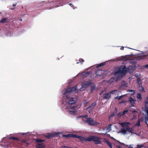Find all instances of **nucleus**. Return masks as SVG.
I'll return each mask as SVG.
<instances>
[{
    "mask_svg": "<svg viewBox=\"0 0 148 148\" xmlns=\"http://www.w3.org/2000/svg\"><path fill=\"white\" fill-rule=\"evenodd\" d=\"M112 124H110V125H108V128H111V126H112Z\"/></svg>",
    "mask_w": 148,
    "mask_h": 148,
    "instance_id": "obj_51",
    "label": "nucleus"
},
{
    "mask_svg": "<svg viewBox=\"0 0 148 148\" xmlns=\"http://www.w3.org/2000/svg\"><path fill=\"white\" fill-rule=\"evenodd\" d=\"M146 113L147 114V116H145V119L146 120H147L148 119V111H145Z\"/></svg>",
    "mask_w": 148,
    "mask_h": 148,
    "instance_id": "obj_33",
    "label": "nucleus"
},
{
    "mask_svg": "<svg viewBox=\"0 0 148 148\" xmlns=\"http://www.w3.org/2000/svg\"><path fill=\"white\" fill-rule=\"evenodd\" d=\"M142 147H143V146L141 145L140 146H138L136 148H141Z\"/></svg>",
    "mask_w": 148,
    "mask_h": 148,
    "instance_id": "obj_49",
    "label": "nucleus"
},
{
    "mask_svg": "<svg viewBox=\"0 0 148 148\" xmlns=\"http://www.w3.org/2000/svg\"><path fill=\"white\" fill-rule=\"evenodd\" d=\"M117 142H118V143L120 145H124V143H121V142H120L119 141H118V140H116Z\"/></svg>",
    "mask_w": 148,
    "mask_h": 148,
    "instance_id": "obj_43",
    "label": "nucleus"
},
{
    "mask_svg": "<svg viewBox=\"0 0 148 148\" xmlns=\"http://www.w3.org/2000/svg\"><path fill=\"white\" fill-rule=\"evenodd\" d=\"M95 86H92L91 87V90L90 91L91 92H93L94 90L95 89Z\"/></svg>",
    "mask_w": 148,
    "mask_h": 148,
    "instance_id": "obj_29",
    "label": "nucleus"
},
{
    "mask_svg": "<svg viewBox=\"0 0 148 148\" xmlns=\"http://www.w3.org/2000/svg\"><path fill=\"white\" fill-rule=\"evenodd\" d=\"M86 122L90 125H95L93 119L91 118H87Z\"/></svg>",
    "mask_w": 148,
    "mask_h": 148,
    "instance_id": "obj_10",
    "label": "nucleus"
},
{
    "mask_svg": "<svg viewBox=\"0 0 148 148\" xmlns=\"http://www.w3.org/2000/svg\"><path fill=\"white\" fill-rule=\"evenodd\" d=\"M62 147L64 148H67L68 147L66 146H62Z\"/></svg>",
    "mask_w": 148,
    "mask_h": 148,
    "instance_id": "obj_53",
    "label": "nucleus"
},
{
    "mask_svg": "<svg viewBox=\"0 0 148 148\" xmlns=\"http://www.w3.org/2000/svg\"><path fill=\"white\" fill-rule=\"evenodd\" d=\"M118 97H119L118 96L114 98V99H118Z\"/></svg>",
    "mask_w": 148,
    "mask_h": 148,
    "instance_id": "obj_55",
    "label": "nucleus"
},
{
    "mask_svg": "<svg viewBox=\"0 0 148 148\" xmlns=\"http://www.w3.org/2000/svg\"><path fill=\"white\" fill-rule=\"evenodd\" d=\"M55 135V134H54L52 133H48L46 134L45 136V137L48 139H49L53 137Z\"/></svg>",
    "mask_w": 148,
    "mask_h": 148,
    "instance_id": "obj_12",
    "label": "nucleus"
},
{
    "mask_svg": "<svg viewBox=\"0 0 148 148\" xmlns=\"http://www.w3.org/2000/svg\"><path fill=\"white\" fill-rule=\"evenodd\" d=\"M26 144H27V145H28V144H28V143H26Z\"/></svg>",
    "mask_w": 148,
    "mask_h": 148,
    "instance_id": "obj_61",
    "label": "nucleus"
},
{
    "mask_svg": "<svg viewBox=\"0 0 148 148\" xmlns=\"http://www.w3.org/2000/svg\"><path fill=\"white\" fill-rule=\"evenodd\" d=\"M134 64H136V62H134Z\"/></svg>",
    "mask_w": 148,
    "mask_h": 148,
    "instance_id": "obj_58",
    "label": "nucleus"
},
{
    "mask_svg": "<svg viewBox=\"0 0 148 148\" xmlns=\"http://www.w3.org/2000/svg\"><path fill=\"white\" fill-rule=\"evenodd\" d=\"M117 60L118 61H120L122 60V59L120 58H118L117 59Z\"/></svg>",
    "mask_w": 148,
    "mask_h": 148,
    "instance_id": "obj_48",
    "label": "nucleus"
},
{
    "mask_svg": "<svg viewBox=\"0 0 148 148\" xmlns=\"http://www.w3.org/2000/svg\"><path fill=\"white\" fill-rule=\"evenodd\" d=\"M145 106H148V97H147L145 100Z\"/></svg>",
    "mask_w": 148,
    "mask_h": 148,
    "instance_id": "obj_28",
    "label": "nucleus"
},
{
    "mask_svg": "<svg viewBox=\"0 0 148 148\" xmlns=\"http://www.w3.org/2000/svg\"><path fill=\"white\" fill-rule=\"evenodd\" d=\"M117 109H116V110H117Z\"/></svg>",
    "mask_w": 148,
    "mask_h": 148,
    "instance_id": "obj_64",
    "label": "nucleus"
},
{
    "mask_svg": "<svg viewBox=\"0 0 148 148\" xmlns=\"http://www.w3.org/2000/svg\"><path fill=\"white\" fill-rule=\"evenodd\" d=\"M79 139V141L81 142H86L88 141L89 137L86 138L81 136H77L76 134L75 138Z\"/></svg>",
    "mask_w": 148,
    "mask_h": 148,
    "instance_id": "obj_5",
    "label": "nucleus"
},
{
    "mask_svg": "<svg viewBox=\"0 0 148 148\" xmlns=\"http://www.w3.org/2000/svg\"><path fill=\"white\" fill-rule=\"evenodd\" d=\"M128 112V110H127V109H125V110L122 113V114L123 115V116H124L126 113H127Z\"/></svg>",
    "mask_w": 148,
    "mask_h": 148,
    "instance_id": "obj_30",
    "label": "nucleus"
},
{
    "mask_svg": "<svg viewBox=\"0 0 148 148\" xmlns=\"http://www.w3.org/2000/svg\"><path fill=\"white\" fill-rule=\"evenodd\" d=\"M89 102L86 101H85L84 102V107H86L87 106H88Z\"/></svg>",
    "mask_w": 148,
    "mask_h": 148,
    "instance_id": "obj_32",
    "label": "nucleus"
},
{
    "mask_svg": "<svg viewBox=\"0 0 148 148\" xmlns=\"http://www.w3.org/2000/svg\"><path fill=\"white\" fill-rule=\"evenodd\" d=\"M8 19V18L5 17L3 18L0 21V23H4L6 21V20Z\"/></svg>",
    "mask_w": 148,
    "mask_h": 148,
    "instance_id": "obj_19",
    "label": "nucleus"
},
{
    "mask_svg": "<svg viewBox=\"0 0 148 148\" xmlns=\"http://www.w3.org/2000/svg\"><path fill=\"white\" fill-rule=\"evenodd\" d=\"M45 140H42L41 139H36V141L38 143H40L42 142H45Z\"/></svg>",
    "mask_w": 148,
    "mask_h": 148,
    "instance_id": "obj_22",
    "label": "nucleus"
},
{
    "mask_svg": "<svg viewBox=\"0 0 148 148\" xmlns=\"http://www.w3.org/2000/svg\"><path fill=\"white\" fill-rule=\"evenodd\" d=\"M137 81L139 86H141L142 84V82L141 79L140 77H138Z\"/></svg>",
    "mask_w": 148,
    "mask_h": 148,
    "instance_id": "obj_17",
    "label": "nucleus"
},
{
    "mask_svg": "<svg viewBox=\"0 0 148 148\" xmlns=\"http://www.w3.org/2000/svg\"><path fill=\"white\" fill-rule=\"evenodd\" d=\"M146 56H147L146 55H142L141 56H140L138 57L137 58V60H142L145 58Z\"/></svg>",
    "mask_w": 148,
    "mask_h": 148,
    "instance_id": "obj_18",
    "label": "nucleus"
},
{
    "mask_svg": "<svg viewBox=\"0 0 148 148\" xmlns=\"http://www.w3.org/2000/svg\"><path fill=\"white\" fill-rule=\"evenodd\" d=\"M106 143L111 148H112V144L110 142H109V141L108 140H107L106 141Z\"/></svg>",
    "mask_w": 148,
    "mask_h": 148,
    "instance_id": "obj_27",
    "label": "nucleus"
},
{
    "mask_svg": "<svg viewBox=\"0 0 148 148\" xmlns=\"http://www.w3.org/2000/svg\"><path fill=\"white\" fill-rule=\"evenodd\" d=\"M121 132L123 134H125L127 132V130L126 129H122L121 130Z\"/></svg>",
    "mask_w": 148,
    "mask_h": 148,
    "instance_id": "obj_26",
    "label": "nucleus"
},
{
    "mask_svg": "<svg viewBox=\"0 0 148 148\" xmlns=\"http://www.w3.org/2000/svg\"><path fill=\"white\" fill-rule=\"evenodd\" d=\"M126 102V101H125L123 100H122V101L120 102L119 103V104H121L122 103H125V102Z\"/></svg>",
    "mask_w": 148,
    "mask_h": 148,
    "instance_id": "obj_42",
    "label": "nucleus"
},
{
    "mask_svg": "<svg viewBox=\"0 0 148 148\" xmlns=\"http://www.w3.org/2000/svg\"><path fill=\"white\" fill-rule=\"evenodd\" d=\"M91 73V71L84 72L82 73V74L85 76H88Z\"/></svg>",
    "mask_w": 148,
    "mask_h": 148,
    "instance_id": "obj_16",
    "label": "nucleus"
},
{
    "mask_svg": "<svg viewBox=\"0 0 148 148\" xmlns=\"http://www.w3.org/2000/svg\"><path fill=\"white\" fill-rule=\"evenodd\" d=\"M137 125L138 126H139L140 125V121H139V120H138V121L137 123Z\"/></svg>",
    "mask_w": 148,
    "mask_h": 148,
    "instance_id": "obj_40",
    "label": "nucleus"
},
{
    "mask_svg": "<svg viewBox=\"0 0 148 148\" xmlns=\"http://www.w3.org/2000/svg\"><path fill=\"white\" fill-rule=\"evenodd\" d=\"M69 5L72 7H73L74 6L71 3H69Z\"/></svg>",
    "mask_w": 148,
    "mask_h": 148,
    "instance_id": "obj_47",
    "label": "nucleus"
},
{
    "mask_svg": "<svg viewBox=\"0 0 148 148\" xmlns=\"http://www.w3.org/2000/svg\"><path fill=\"white\" fill-rule=\"evenodd\" d=\"M92 82L90 81H87L84 82L82 83V88H86L92 85Z\"/></svg>",
    "mask_w": 148,
    "mask_h": 148,
    "instance_id": "obj_6",
    "label": "nucleus"
},
{
    "mask_svg": "<svg viewBox=\"0 0 148 148\" xmlns=\"http://www.w3.org/2000/svg\"><path fill=\"white\" fill-rule=\"evenodd\" d=\"M121 78L120 77H117V78Z\"/></svg>",
    "mask_w": 148,
    "mask_h": 148,
    "instance_id": "obj_60",
    "label": "nucleus"
},
{
    "mask_svg": "<svg viewBox=\"0 0 148 148\" xmlns=\"http://www.w3.org/2000/svg\"><path fill=\"white\" fill-rule=\"evenodd\" d=\"M45 146L44 145H42V144H38L36 148H45Z\"/></svg>",
    "mask_w": 148,
    "mask_h": 148,
    "instance_id": "obj_23",
    "label": "nucleus"
},
{
    "mask_svg": "<svg viewBox=\"0 0 148 148\" xmlns=\"http://www.w3.org/2000/svg\"><path fill=\"white\" fill-rule=\"evenodd\" d=\"M16 4H15H15H13V6H16Z\"/></svg>",
    "mask_w": 148,
    "mask_h": 148,
    "instance_id": "obj_56",
    "label": "nucleus"
},
{
    "mask_svg": "<svg viewBox=\"0 0 148 148\" xmlns=\"http://www.w3.org/2000/svg\"><path fill=\"white\" fill-rule=\"evenodd\" d=\"M79 62H80L82 64V62H84V60H83V59L80 58L79 59Z\"/></svg>",
    "mask_w": 148,
    "mask_h": 148,
    "instance_id": "obj_37",
    "label": "nucleus"
},
{
    "mask_svg": "<svg viewBox=\"0 0 148 148\" xmlns=\"http://www.w3.org/2000/svg\"><path fill=\"white\" fill-rule=\"evenodd\" d=\"M20 20L21 21H22V19H20Z\"/></svg>",
    "mask_w": 148,
    "mask_h": 148,
    "instance_id": "obj_62",
    "label": "nucleus"
},
{
    "mask_svg": "<svg viewBox=\"0 0 148 148\" xmlns=\"http://www.w3.org/2000/svg\"><path fill=\"white\" fill-rule=\"evenodd\" d=\"M76 90V87L74 86L71 88H69L66 89L65 88L64 90L63 91V93L64 95L66 94H70L72 92L75 91Z\"/></svg>",
    "mask_w": 148,
    "mask_h": 148,
    "instance_id": "obj_4",
    "label": "nucleus"
},
{
    "mask_svg": "<svg viewBox=\"0 0 148 148\" xmlns=\"http://www.w3.org/2000/svg\"><path fill=\"white\" fill-rule=\"evenodd\" d=\"M10 139H11L14 140H18V139L17 137H9Z\"/></svg>",
    "mask_w": 148,
    "mask_h": 148,
    "instance_id": "obj_36",
    "label": "nucleus"
},
{
    "mask_svg": "<svg viewBox=\"0 0 148 148\" xmlns=\"http://www.w3.org/2000/svg\"><path fill=\"white\" fill-rule=\"evenodd\" d=\"M103 91H102L101 92V93H102V92H103Z\"/></svg>",
    "mask_w": 148,
    "mask_h": 148,
    "instance_id": "obj_63",
    "label": "nucleus"
},
{
    "mask_svg": "<svg viewBox=\"0 0 148 148\" xmlns=\"http://www.w3.org/2000/svg\"><path fill=\"white\" fill-rule=\"evenodd\" d=\"M81 117L83 118L87 117H88V116L87 115H85L81 116Z\"/></svg>",
    "mask_w": 148,
    "mask_h": 148,
    "instance_id": "obj_44",
    "label": "nucleus"
},
{
    "mask_svg": "<svg viewBox=\"0 0 148 148\" xmlns=\"http://www.w3.org/2000/svg\"><path fill=\"white\" fill-rule=\"evenodd\" d=\"M146 113L147 114V116H145V119L146 120H147L148 119V111H145Z\"/></svg>",
    "mask_w": 148,
    "mask_h": 148,
    "instance_id": "obj_34",
    "label": "nucleus"
},
{
    "mask_svg": "<svg viewBox=\"0 0 148 148\" xmlns=\"http://www.w3.org/2000/svg\"><path fill=\"white\" fill-rule=\"evenodd\" d=\"M70 94H67L65 96L66 98L67 99L66 101L67 103L69 104H73L76 103V101L74 99V98L73 97H71L70 98Z\"/></svg>",
    "mask_w": 148,
    "mask_h": 148,
    "instance_id": "obj_2",
    "label": "nucleus"
},
{
    "mask_svg": "<svg viewBox=\"0 0 148 148\" xmlns=\"http://www.w3.org/2000/svg\"><path fill=\"white\" fill-rule=\"evenodd\" d=\"M129 91L132 92L131 95H134L135 94V92L134 90H129Z\"/></svg>",
    "mask_w": 148,
    "mask_h": 148,
    "instance_id": "obj_35",
    "label": "nucleus"
},
{
    "mask_svg": "<svg viewBox=\"0 0 148 148\" xmlns=\"http://www.w3.org/2000/svg\"><path fill=\"white\" fill-rule=\"evenodd\" d=\"M93 141L97 144H101V142L100 140V138L97 136H92L89 137L88 141Z\"/></svg>",
    "mask_w": 148,
    "mask_h": 148,
    "instance_id": "obj_3",
    "label": "nucleus"
},
{
    "mask_svg": "<svg viewBox=\"0 0 148 148\" xmlns=\"http://www.w3.org/2000/svg\"><path fill=\"white\" fill-rule=\"evenodd\" d=\"M140 87V90H141L143 91H145L143 87L141 86V85L140 86H139Z\"/></svg>",
    "mask_w": 148,
    "mask_h": 148,
    "instance_id": "obj_39",
    "label": "nucleus"
},
{
    "mask_svg": "<svg viewBox=\"0 0 148 148\" xmlns=\"http://www.w3.org/2000/svg\"><path fill=\"white\" fill-rule=\"evenodd\" d=\"M145 67L148 68V64L146 65L145 66Z\"/></svg>",
    "mask_w": 148,
    "mask_h": 148,
    "instance_id": "obj_54",
    "label": "nucleus"
},
{
    "mask_svg": "<svg viewBox=\"0 0 148 148\" xmlns=\"http://www.w3.org/2000/svg\"><path fill=\"white\" fill-rule=\"evenodd\" d=\"M97 105V103L96 102L93 103L89 107L86 108V110L88 111L89 113L91 112L94 109L95 106H96Z\"/></svg>",
    "mask_w": 148,
    "mask_h": 148,
    "instance_id": "obj_7",
    "label": "nucleus"
},
{
    "mask_svg": "<svg viewBox=\"0 0 148 148\" xmlns=\"http://www.w3.org/2000/svg\"><path fill=\"white\" fill-rule=\"evenodd\" d=\"M23 143H26V141L25 140H23Z\"/></svg>",
    "mask_w": 148,
    "mask_h": 148,
    "instance_id": "obj_52",
    "label": "nucleus"
},
{
    "mask_svg": "<svg viewBox=\"0 0 148 148\" xmlns=\"http://www.w3.org/2000/svg\"><path fill=\"white\" fill-rule=\"evenodd\" d=\"M117 115L119 117H120L122 116H123V115L122 114V113L121 112H119L118 113Z\"/></svg>",
    "mask_w": 148,
    "mask_h": 148,
    "instance_id": "obj_31",
    "label": "nucleus"
},
{
    "mask_svg": "<svg viewBox=\"0 0 148 148\" xmlns=\"http://www.w3.org/2000/svg\"><path fill=\"white\" fill-rule=\"evenodd\" d=\"M123 97V95H122V96H120L119 97H118V100H120L121 98L122 97Z\"/></svg>",
    "mask_w": 148,
    "mask_h": 148,
    "instance_id": "obj_45",
    "label": "nucleus"
},
{
    "mask_svg": "<svg viewBox=\"0 0 148 148\" xmlns=\"http://www.w3.org/2000/svg\"><path fill=\"white\" fill-rule=\"evenodd\" d=\"M116 91H117V90H113L112 91H110L109 93H110V94H114V92H116Z\"/></svg>",
    "mask_w": 148,
    "mask_h": 148,
    "instance_id": "obj_38",
    "label": "nucleus"
},
{
    "mask_svg": "<svg viewBox=\"0 0 148 148\" xmlns=\"http://www.w3.org/2000/svg\"><path fill=\"white\" fill-rule=\"evenodd\" d=\"M104 71L102 70L99 69L95 71V74L96 75L95 77L101 76L102 77H103V75L104 74Z\"/></svg>",
    "mask_w": 148,
    "mask_h": 148,
    "instance_id": "obj_9",
    "label": "nucleus"
},
{
    "mask_svg": "<svg viewBox=\"0 0 148 148\" xmlns=\"http://www.w3.org/2000/svg\"><path fill=\"white\" fill-rule=\"evenodd\" d=\"M105 64L106 62H103L101 63L100 64H99L97 66V67L98 68L100 66H103L104 65H105Z\"/></svg>",
    "mask_w": 148,
    "mask_h": 148,
    "instance_id": "obj_24",
    "label": "nucleus"
},
{
    "mask_svg": "<svg viewBox=\"0 0 148 148\" xmlns=\"http://www.w3.org/2000/svg\"><path fill=\"white\" fill-rule=\"evenodd\" d=\"M121 86L122 87H127V83L124 81L123 80L121 82Z\"/></svg>",
    "mask_w": 148,
    "mask_h": 148,
    "instance_id": "obj_14",
    "label": "nucleus"
},
{
    "mask_svg": "<svg viewBox=\"0 0 148 148\" xmlns=\"http://www.w3.org/2000/svg\"><path fill=\"white\" fill-rule=\"evenodd\" d=\"M116 146L118 148H121V147L119 145H118L117 144H116Z\"/></svg>",
    "mask_w": 148,
    "mask_h": 148,
    "instance_id": "obj_46",
    "label": "nucleus"
},
{
    "mask_svg": "<svg viewBox=\"0 0 148 148\" xmlns=\"http://www.w3.org/2000/svg\"><path fill=\"white\" fill-rule=\"evenodd\" d=\"M135 66H130L127 68H126L125 66H121L114 73L115 75L118 74L122 76H124L127 73V71L129 72H133L135 70Z\"/></svg>",
    "mask_w": 148,
    "mask_h": 148,
    "instance_id": "obj_1",
    "label": "nucleus"
},
{
    "mask_svg": "<svg viewBox=\"0 0 148 148\" xmlns=\"http://www.w3.org/2000/svg\"><path fill=\"white\" fill-rule=\"evenodd\" d=\"M14 9V8H12L11 9V10H13Z\"/></svg>",
    "mask_w": 148,
    "mask_h": 148,
    "instance_id": "obj_59",
    "label": "nucleus"
},
{
    "mask_svg": "<svg viewBox=\"0 0 148 148\" xmlns=\"http://www.w3.org/2000/svg\"><path fill=\"white\" fill-rule=\"evenodd\" d=\"M76 134H68L66 135H65V137L66 138H68L69 137H73L75 138Z\"/></svg>",
    "mask_w": 148,
    "mask_h": 148,
    "instance_id": "obj_13",
    "label": "nucleus"
},
{
    "mask_svg": "<svg viewBox=\"0 0 148 148\" xmlns=\"http://www.w3.org/2000/svg\"><path fill=\"white\" fill-rule=\"evenodd\" d=\"M117 112H114L113 113L111 114L110 116H109V118L110 119L114 116H115L116 115V114Z\"/></svg>",
    "mask_w": 148,
    "mask_h": 148,
    "instance_id": "obj_25",
    "label": "nucleus"
},
{
    "mask_svg": "<svg viewBox=\"0 0 148 148\" xmlns=\"http://www.w3.org/2000/svg\"><path fill=\"white\" fill-rule=\"evenodd\" d=\"M130 124V123L129 122H126L124 123H122L121 124V125L122 127H123L124 125L126 126L127 127L126 128V130L127 131L129 132L130 133H132V128L130 127L129 126H128L127 124Z\"/></svg>",
    "mask_w": 148,
    "mask_h": 148,
    "instance_id": "obj_8",
    "label": "nucleus"
},
{
    "mask_svg": "<svg viewBox=\"0 0 148 148\" xmlns=\"http://www.w3.org/2000/svg\"><path fill=\"white\" fill-rule=\"evenodd\" d=\"M137 98L140 100L142 99V98L140 93H138L137 94Z\"/></svg>",
    "mask_w": 148,
    "mask_h": 148,
    "instance_id": "obj_20",
    "label": "nucleus"
},
{
    "mask_svg": "<svg viewBox=\"0 0 148 148\" xmlns=\"http://www.w3.org/2000/svg\"><path fill=\"white\" fill-rule=\"evenodd\" d=\"M145 111H148V107H147V106H145Z\"/></svg>",
    "mask_w": 148,
    "mask_h": 148,
    "instance_id": "obj_41",
    "label": "nucleus"
},
{
    "mask_svg": "<svg viewBox=\"0 0 148 148\" xmlns=\"http://www.w3.org/2000/svg\"><path fill=\"white\" fill-rule=\"evenodd\" d=\"M110 96V93L108 92L104 96L103 98L106 99H109Z\"/></svg>",
    "mask_w": 148,
    "mask_h": 148,
    "instance_id": "obj_15",
    "label": "nucleus"
},
{
    "mask_svg": "<svg viewBox=\"0 0 148 148\" xmlns=\"http://www.w3.org/2000/svg\"><path fill=\"white\" fill-rule=\"evenodd\" d=\"M79 62H78L76 63V64H79Z\"/></svg>",
    "mask_w": 148,
    "mask_h": 148,
    "instance_id": "obj_57",
    "label": "nucleus"
},
{
    "mask_svg": "<svg viewBox=\"0 0 148 148\" xmlns=\"http://www.w3.org/2000/svg\"><path fill=\"white\" fill-rule=\"evenodd\" d=\"M124 47H122L120 48V49L121 50H123L124 49Z\"/></svg>",
    "mask_w": 148,
    "mask_h": 148,
    "instance_id": "obj_50",
    "label": "nucleus"
},
{
    "mask_svg": "<svg viewBox=\"0 0 148 148\" xmlns=\"http://www.w3.org/2000/svg\"><path fill=\"white\" fill-rule=\"evenodd\" d=\"M128 101L131 104V106H134V105L135 104L136 100L130 97L129 98Z\"/></svg>",
    "mask_w": 148,
    "mask_h": 148,
    "instance_id": "obj_11",
    "label": "nucleus"
},
{
    "mask_svg": "<svg viewBox=\"0 0 148 148\" xmlns=\"http://www.w3.org/2000/svg\"><path fill=\"white\" fill-rule=\"evenodd\" d=\"M132 113L134 114L133 117L132 118V119H134L136 118V114H135V113H137V112L136 110H134L132 111Z\"/></svg>",
    "mask_w": 148,
    "mask_h": 148,
    "instance_id": "obj_21",
    "label": "nucleus"
}]
</instances>
